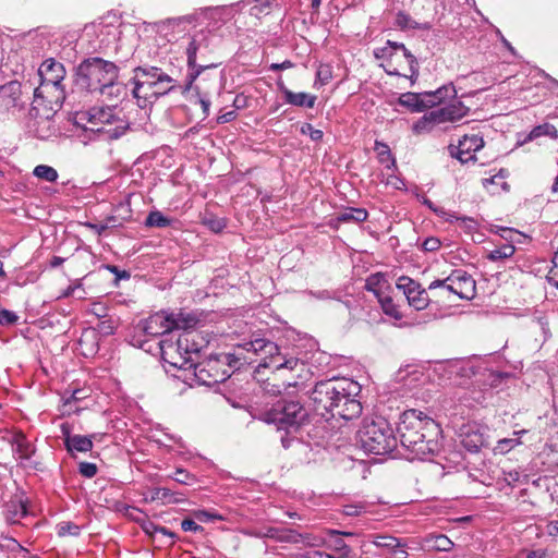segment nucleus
<instances>
[{
	"label": "nucleus",
	"instance_id": "bb28decb",
	"mask_svg": "<svg viewBox=\"0 0 558 558\" xmlns=\"http://www.w3.org/2000/svg\"><path fill=\"white\" fill-rule=\"evenodd\" d=\"M177 223L178 220L175 218L165 216L159 210L149 211L145 219V226L148 228L165 229L169 227H174Z\"/></svg>",
	"mask_w": 558,
	"mask_h": 558
},
{
	"label": "nucleus",
	"instance_id": "cd10ccee",
	"mask_svg": "<svg viewBox=\"0 0 558 558\" xmlns=\"http://www.w3.org/2000/svg\"><path fill=\"white\" fill-rule=\"evenodd\" d=\"M316 100L317 97L308 93L287 92V99L284 101L295 107L313 108L316 104Z\"/></svg>",
	"mask_w": 558,
	"mask_h": 558
},
{
	"label": "nucleus",
	"instance_id": "5701e85b",
	"mask_svg": "<svg viewBox=\"0 0 558 558\" xmlns=\"http://www.w3.org/2000/svg\"><path fill=\"white\" fill-rule=\"evenodd\" d=\"M13 453L21 460H28L35 452V447L27 440L23 433H16L10 440Z\"/></svg>",
	"mask_w": 558,
	"mask_h": 558
},
{
	"label": "nucleus",
	"instance_id": "680f3d73",
	"mask_svg": "<svg viewBox=\"0 0 558 558\" xmlns=\"http://www.w3.org/2000/svg\"><path fill=\"white\" fill-rule=\"evenodd\" d=\"M82 390L76 389L72 390L71 392L65 391L62 399H63V407L70 405L72 402L83 399L84 397L81 396Z\"/></svg>",
	"mask_w": 558,
	"mask_h": 558
},
{
	"label": "nucleus",
	"instance_id": "a18cd8bd",
	"mask_svg": "<svg viewBox=\"0 0 558 558\" xmlns=\"http://www.w3.org/2000/svg\"><path fill=\"white\" fill-rule=\"evenodd\" d=\"M193 517L199 522H214L225 520L223 515L211 510H196L193 512Z\"/></svg>",
	"mask_w": 558,
	"mask_h": 558
},
{
	"label": "nucleus",
	"instance_id": "4c0bfd02",
	"mask_svg": "<svg viewBox=\"0 0 558 558\" xmlns=\"http://www.w3.org/2000/svg\"><path fill=\"white\" fill-rule=\"evenodd\" d=\"M448 153L450 157L458 159L462 165L468 163L469 161H476V156L473 153H464L461 149V146L450 144L448 146Z\"/></svg>",
	"mask_w": 558,
	"mask_h": 558
},
{
	"label": "nucleus",
	"instance_id": "423d86ee",
	"mask_svg": "<svg viewBox=\"0 0 558 558\" xmlns=\"http://www.w3.org/2000/svg\"><path fill=\"white\" fill-rule=\"evenodd\" d=\"M132 77V95L140 108H146L157 98L180 89L178 80L161 68L143 64L136 66Z\"/></svg>",
	"mask_w": 558,
	"mask_h": 558
},
{
	"label": "nucleus",
	"instance_id": "13d9d810",
	"mask_svg": "<svg viewBox=\"0 0 558 558\" xmlns=\"http://www.w3.org/2000/svg\"><path fill=\"white\" fill-rule=\"evenodd\" d=\"M117 325L112 319H105L98 324V330L104 336L113 335L116 331Z\"/></svg>",
	"mask_w": 558,
	"mask_h": 558
},
{
	"label": "nucleus",
	"instance_id": "c03bdc74",
	"mask_svg": "<svg viewBox=\"0 0 558 558\" xmlns=\"http://www.w3.org/2000/svg\"><path fill=\"white\" fill-rule=\"evenodd\" d=\"M27 514L26 506L20 501L17 504L12 502L8 506V520L16 522V518H24Z\"/></svg>",
	"mask_w": 558,
	"mask_h": 558
},
{
	"label": "nucleus",
	"instance_id": "774afa93",
	"mask_svg": "<svg viewBox=\"0 0 558 558\" xmlns=\"http://www.w3.org/2000/svg\"><path fill=\"white\" fill-rule=\"evenodd\" d=\"M410 21H411V16L404 12L400 11L397 14L396 22H397V25L400 26L401 28L408 27Z\"/></svg>",
	"mask_w": 558,
	"mask_h": 558
},
{
	"label": "nucleus",
	"instance_id": "72a5a7b5",
	"mask_svg": "<svg viewBox=\"0 0 558 558\" xmlns=\"http://www.w3.org/2000/svg\"><path fill=\"white\" fill-rule=\"evenodd\" d=\"M377 300L381 306L383 312L386 315H388L395 319L402 318V314L400 313L397 305L393 303L392 299L389 295L384 294L380 298H378Z\"/></svg>",
	"mask_w": 558,
	"mask_h": 558
},
{
	"label": "nucleus",
	"instance_id": "69168bd1",
	"mask_svg": "<svg viewBox=\"0 0 558 558\" xmlns=\"http://www.w3.org/2000/svg\"><path fill=\"white\" fill-rule=\"evenodd\" d=\"M331 78V71L328 66H320L317 71V80L322 85H326Z\"/></svg>",
	"mask_w": 558,
	"mask_h": 558
},
{
	"label": "nucleus",
	"instance_id": "8fccbe9b",
	"mask_svg": "<svg viewBox=\"0 0 558 558\" xmlns=\"http://www.w3.org/2000/svg\"><path fill=\"white\" fill-rule=\"evenodd\" d=\"M80 533H81V529L75 523L61 522L58 525V535L59 536H66V535L78 536Z\"/></svg>",
	"mask_w": 558,
	"mask_h": 558
},
{
	"label": "nucleus",
	"instance_id": "7c9ffc66",
	"mask_svg": "<svg viewBox=\"0 0 558 558\" xmlns=\"http://www.w3.org/2000/svg\"><path fill=\"white\" fill-rule=\"evenodd\" d=\"M458 144L461 146L462 151L473 153L475 155L476 151L484 147L485 142L478 134H472L464 135L461 140H459Z\"/></svg>",
	"mask_w": 558,
	"mask_h": 558
},
{
	"label": "nucleus",
	"instance_id": "4468645a",
	"mask_svg": "<svg viewBox=\"0 0 558 558\" xmlns=\"http://www.w3.org/2000/svg\"><path fill=\"white\" fill-rule=\"evenodd\" d=\"M398 51H401L404 59L408 61L410 72H411L410 78H411L412 83H414V81L418 76V62H417L416 58L411 53V51H409L407 49V47L403 44L392 41V40H387L385 46L376 48L374 50V57L377 60L384 61L383 65L388 68V69H386V72L389 75H400L398 70L392 66L393 65L392 59L398 53Z\"/></svg>",
	"mask_w": 558,
	"mask_h": 558
},
{
	"label": "nucleus",
	"instance_id": "de8ad7c7",
	"mask_svg": "<svg viewBox=\"0 0 558 558\" xmlns=\"http://www.w3.org/2000/svg\"><path fill=\"white\" fill-rule=\"evenodd\" d=\"M446 221L453 222V221H461L462 226L469 231H475L477 229V222L472 217L466 216H457L456 214H450L446 218Z\"/></svg>",
	"mask_w": 558,
	"mask_h": 558
},
{
	"label": "nucleus",
	"instance_id": "79ce46f5",
	"mask_svg": "<svg viewBox=\"0 0 558 558\" xmlns=\"http://www.w3.org/2000/svg\"><path fill=\"white\" fill-rule=\"evenodd\" d=\"M542 135H547L550 137H557V130L555 125L550 123H544L535 126L529 134V140L537 138Z\"/></svg>",
	"mask_w": 558,
	"mask_h": 558
},
{
	"label": "nucleus",
	"instance_id": "a878e982",
	"mask_svg": "<svg viewBox=\"0 0 558 558\" xmlns=\"http://www.w3.org/2000/svg\"><path fill=\"white\" fill-rule=\"evenodd\" d=\"M171 314V323H173V330H187L196 326L198 319L194 313L184 312L180 310L179 312H169Z\"/></svg>",
	"mask_w": 558,
	"mask_h": 558
},
{
	"label": "nucleus",
	"instance_id": "4d7b16f0",
	"mask_svg": "<svg viewBox=\"0 0 558 558\" xmlns=\"http://www.w3.org/2000/svg\"><path fill=\"white\" fill-rule=\"evenodd\" d=\"M19 320V316L9 310L0 308V325H14Z\"/></svg>",
	"mask_w": 558,
	"mask_h": 558
},
{
	"label": "nucleus",
	"instance_id": "f3484780",
	"mask_svg": "<svg viewBox=\"0 0 558 558\" xmlns=\"http://www.w3.org/2000/svg\"><path fill=\"white\" fill-rule=\"evenodd\" d=\"M172 324L171 314L167 311H160L143 322V330L147 336L167 338L171 337L173 331Z\"/></svg>",
	"mask_w": 558,
	"mask_h": 558
},
{
	"label": "nucleus",
	"instance_id": "20e7f679",
	"mask_svg": "<svg viewBox=\"0 0 558 558\" xmlns=\"http://www.w3.org/2000/svg\"><path fill=\"white\" fill-rule=\"evenodd\" d=\"M253 360L241 356V353H221L201 363H190L186 373L173 376L191 387L194 385L214 386L223 383L231 376V368L241 369Z\"/></svg>",
	"mask_w": 558,
	"mask_h": 558
},
{
	"label": "nucleus",
	"instance_id": "393cba45",
	"mask_svg": "<svg viewBox=\"0 0 558 558\" xmlns=\"http://www.w3.org/2000/svg\"><path fill=\"white\" fill-rule=\"evenodd\" d=\"M96 94H99L108 100H121L128 96V87L125 84L117 80L105 84Z\"/></svg>",
	"mask_w": 558,
	"mask_h": 558
},
{
	"label": "nucleus",
	"instance_id": "58836bf2",
	"mask_svg": "<svg viewBox=\"0 0 558 558\" xmlns=\"http://www.w3.org/2000/svg\"><path fill=\"white\" fill-rule=\"evenodd\" d=\"M448 153L450 157L458 159L462 165L468 163L469 161H476V156L473 153H464L461 149V146L450 144L448 146Z\"/></svg>",
	"mask_w": 558,
	"mask_h": 558
},
{
	"label": "nucleus",
	"instance_id": "9d476101",
	"mask_svg": "<svg viewBox=\"0 0 558 558\" xmlns=\"http://www.w3.org/2000/svg\"><path fill=\"white\" fill-rule=\"evenodd\" d=\"M38 76L40 77V85L34 89L35 99L47 98L50 105L61 107L65 99L64 86L62 85L65 77L63 64L54 59H47L38 69Z\"/></svg>",
	"mask_w": 558,
	"mask_h": 558
},
{
	"label": "nucleus",
	"instance_id": "c85d7f7f",
	"mask_svg": "<svg viewBox=\"0 0 558 558\" xmlns=\"http://www.w3.org/2000/svg\"><path fill=\"white\" fill-rule=\"evenodd\" d=\"M375 150L377 151L378 161L385 165L386 169L395 170L397 168L396 158L392 156L389 146L383 142H375Z\"/></svg>",
	"mask_w": 558,
	"mask_h": 558
},
{
	"label": "nucleus",
	"instance_id": "dca6fc26",
	"mask_svg": "<svg viewBox=\"0 0 558 558\" xmlns=\"http://www.w3.org/2000/svg\"><path fill=\"white\" fill-rule=\"evenodd\" d=\"M397 288L403 291L409 305L416 311H422L428 306L429 296L426 290L415 280L402 276L398 279Z\"/></svg>",
	"mask_w": 558,
	"mask_h": 558
},
{
	"label": "nucleus",
	"instance_id": "a19ab883",
	"mask_svg": "<svg viewBox=\"0 0 558 558\" xmlns=\"http://www.w3.org/2000/svg\"><path fill=\"white\" fill-rule=\"evenodd\" d=\"M203 225L215 233L221 232L227 227V220L214 215L205 216Z\"/></svg>",
	"mask_w": 558,
	"mask_h": 558
},
{
	"label": "nucleus",
	"instance_id": "0e129e2a",
	"mask_svg": "<svg viewBox=\"0 0 558 558\" xmlns=\"http://www.w3.org/2000/svg\"><path fill=\"white\" fill-rule=\"evenodd\" d=\"M364 510V506L362 505H345L343 506V513L348 517H357Z\"/></svg>",
	"mask_w": 558,
	"mask_h": 558
},
{
	"label": "nucleus",
	"instance_id": "c9c22d12",
	"mask_svg": "<svg viewBox=\"0 0 558 558\" xmlns=\"http://www.w3.org/2000/svg\"><path fill=\"white\" fill-rule=\"evenodd\" d=\"M428 542L438 551H449L454 546L453 542L445 534L432 535Z\"/></svg>",
	"mask_w": 558,
	"mask_h": 558
},
{
	"label": "nucleus",
	"instance_id": "1a4fd4ad",
	"mask_svg": "<svg viewBox=\"0 0 558 558\" xmlns=\"http://www.w3.org/2000/svg\"><path fill=\"white\" fill-rule=\"evenodd\" d=\"M242 351L259 355L262 361L258 367L272 368L276 372L282 369L294 371L300 362V360L294 356H282L277 343L263 337H254L250 341L239 344L238 351L234 353L242 354Z\"/></svg>",
	"mask_w": 558,
	"mask_h": 558
},
{
	"label": "nucleus",
	"instance_id": "0eeeda50",
	"mask_svg": "<svg viewBox=\"0 0 558 558\" xmlns=\"http://www.w3.org/2000/svg\"><path fill=\"white\" fill-rule=\"evenodd\" d=\"M356 438L360 447L369 454H390L398 447L393 428L383 416L365 417Z\"/></svg>",
	"mask_w": 558,
	"mask_h": 558
},
{
	"label": "nucleus",
	"instance_id": "ea45409f",
	"mask_svg": "<svg viewBox=\"0 0 558 558\" xmlns=\"http://www.w3.org/2000/svg\"><path fill=\"white\" fill-rule=\"evenodd\" d=\"M400 538H397L391 535H376L374 536L372 543L380 548L387 549L389 553L396 547L399 546Z\"/></svg>",
	"mask_w": 558,
	"mask_h": 558
},
{
	"label": "nucleus",
	"instance_id": "9b49d317",
	"mask_svg": "<svg viewBox=\"0 0 558 558\" xmlns=\"http://www.w3.org/2000/svg\"><path fill=\"white\" fill-rule=\"evenodd\" d=\"M161 357L170 367L186 373L190 363H193L192 354L199 352V347L190 340V335H181L175 341L173 337L162 338L159 341Z\"/></svg>",
	"mask_w": 558,
	"mask_h": 558
},
{
	"label": "nucleus",
	"instance_id": "39448f33",
	"mask_svg": "<svg viewBox=\"0 0 558 558\" xmlns=\"http://www.w3.org/2000/svg\"><path fill=\"white\" fill-rule=\"evenodd\" d=\"M208 46V38L206 34L198 33L192 37L186 48L189 73L184 85L180 86V92L183 95L189 92H194L196 102L202 107L203 119H206L210 112L211 88L209 86H203V81H205V78H202L198 82H196V80L206 70L217 68V64H197L196 61L198 54L204 56V53L207 52Z\"/></svg>",
	"mask_w": 558,
	"mask_h": 558
},
{
	"label": "nucleus",
	"instance_id": "603ef678",
	"mask_svg": "<svg viewBox=\"0 0 558 558\" xmlns=\"http://www.w3.org/2000/svg\"><path fill=\"white\" fill-rule=\"evenodd\" d=\"M300 132L303 135H308L312 141L319 142L322 141L324 133L322 130L315 129L311 123H303L300 128Z\"/></svg>",
	"mask_w": 558,
	"mask_h": 558
},
{
	"label": "nucleus",
	"instance_id": "09e8293b",
	"mask_svg": "<svg viewBox=\"0 0 558 558\" xmlns=\"http://www.w3.org/2000/svg\"><path fill=\"white\" fill-rule=\"evenodd\" d=\"M172 478L183 485H193L197 482V478L194 474H191L184 469L178 468L175 470L174 476Z\"/></svg>",
	"mask_w": 558,
	"mask_h": 558
},
{
	"label": "nucleus",
	"instance_id": "338daca9",
	"mask_svg": "<svg viewBox=\"0 0 558 558\" xmlns=\"http://www.w3.org/2000/svg\"><path fill=\"white\" fill-rule=\"evenodd\" d=\"M405 543H403L401 539L399 541V546L396 547V549H392L390 554L392 555V558H408V553L404 549Z\"/></svg>",
	"mask_w": 558,
	"mask_h": 558
},
{
	"label": "nucleus",
	"instance_id": "b1692460",
	"mask_svg": "<svg viewBox=\"0 0 558 558\" xmlns=\"http://www.w3.org/2000/svg\"><path fill=\"white\" fill-rule=\"evenodd\" d=\"M423 95L424 93H404L399 97V104L409 108L413 112H422L429 108L428 102Z\"/></svg>",
	"mask_w": 558,
	"mask_h": 558
},
{
	"label": "nucleus",
	"instance_id": "ddd939ff",
	"mask_svg": "<svg viewBox=\"0 0 558 558\" xmlns=\"http://www.w3.org/2000/svg\"><path fill=\"white\" fill-rule=\"evenodd\" d=\"M468 112L469 108L463 102L456 101L425 113L413 124L412 131L415 134L428 133L435 125L445 122H456L466 116Z\"/></svg>",
	"mask_w": 558,
	"mask_h": 558
},
{
	"label": "nucleus",
	"instance_id": "4be33fe9",
	"mask_svg": "<svg viewBox=\"0 0 558 558\" xmlns=\"http://www.w3.org/2000/svg\"><path fill=\"white\" fill-rule=\"evenodd\" d=\"M428 102L429 108L439 105L447 98H456L457 90L452 83L445 84L434 92H424L423 95Z\"/></svg>",
	"mask_w": 558,
	"mask_h": 558
},
{
	"label": "nucleus",
	"instance_id": "bf43d9fd",
	"mask_svg": "<svg viewBox=\"0 0 558 558\" xmlns=\"http://www.w3.org/2000/svg\"><path fill=\"white\" fill-rule=\"evenodd\" d=\"M181 529L184 532H194V533L204 531V527L202 525L197 524L193 519H190V518H185L184 520H182Z\"/></svg>",
	"mask_w": 558,
	"mask_h": 558
},
{
	"label": "nucleus",
	"instance_id": "7ed1b4c3",
	"mask_svg": "<svg viewBox=\"0 0 558 558\" xmlns=\"http://www.w3.org/2000/svg\"><path fill=\"white\" fill-rule=\"evenodd\" d=\"M397 432L409 460H429L440 449V425L420 410H405L400 415Z\"/></svg>",
	"mask_w": 558,
	"mask_h": 558
},
{
	"label": "nucleus",
	"instance_id": "37998d69",
	"mask_svg": "<svg viewBox=\"0 0 558 558\" xmlns=\"http://www.w3.org/2000/svg\"><path fill=\"white\" fill-rule=\"evenodd\" d=\"M520 444L519 437L504 438L497 441V445L494 447V452L505 454Z\"/></svg>",
	"mask_w": 558,
	"mask_h": 558
},
{
	"label": "nucleus",
	"instance_id": "6ab92c4d",
	"mask_svg": "<svg viewBox=\"0 0 558 558\" xmlns=\"http://www.w3.org/2000/svg\"><path fill=\"white\" fill-rule=\"evenodd\" d=\"M459 438L461 446L471 453L478 452L482 447L486 446L485 435L475 423L462 425Z\"/></svg>",
	"mask_w": 558,
	"mask_h": 558
},
{
	"label": "nucleus",
	"instance_id": "2eb2a0df",
	"mask_svg": "<svg viewBox=\"0 0 558 558\" xmlns=\"http://www.w3.org/2000/svg\"><path fill=\"white\" fill-rule=\"evenodd\" d=\"M23 86L16 81H10L0 86V112H10L14 110H22L25 106L23 99Z\"/></svg>",
	"mask_w": 558,
	"mask_h": 558
},
{
	"label": "nucleus",
	"instance_id": "f704fd0d",
	"mask_svg": "<svg viewBox=\"0 0 558 558\" xmlns=\"http://www.w3.org/2000/svg\"><path fill=\"white\" fill-rule=\"evenodd\" d=\"M515 252V247L512 244H504L500 247L492 250L487 254V258L492 262L502 260L510 258Z\"/></svg>",
	"mask_w": 558,
	"mask_h": 558
},
{
	"label": "nucleus",
	"instance_id": "a211bd4d",
	"mask_svg": "<svg viewBox=\"0 0 558 558\" xmlns=\"http://www.w3.org/2000/svg\"><path fill=\"white\" fill-rule=\"evenodd\" d=\"M60 430L64 447L71 456H73L75 451L84 453L92 451L94 447L93 439L96 437L95 434L89 436L72 435V426L66 422L60 425Z\"/></svg>",
	"mask_w": 558,
	"mask_h": 558
},
{
	"label": "nucleus",
	"instance_id": "aec40b11",
	"mask_svg": "<svg viewBox=\"0 0 558 558\" xmlns=\"http://www.w3.org/2000/svg\"><path fill=\"white\" fill-rule=\"evenodd\" d=\"M449 282H452L458 288L457 295L461 300H471L475 294V280L471 275L462 270H454L448 276Z\"/></svg>",
	"mask_w": 558,
	"mask_h": 558
},
{
	"label": "nucleus",
	"instance_id": "f8f14e48",
	"mask_svg": "<svg viewBox=\"0 0 558 558\" xmlns=\"http://www.w3.org/2000/svg\"><path fill=\"white\" fill-rule=\"evenodd\" d=\"M86 114L88 122L94 125L90 130L99 133L106 140H118L130 128L129 122L118 116L116 105L94 107Z\"/></svg>",
	"mask_w": 558,
	"mask_h": 558
},
{
	"label": "nucleus",
	"instance_id": "6e6552de",
	"mask_svg": "<svg viewBox=\"0 0 558 558\" xmlns=\"http://www.w3.org/2000/svg\"><path fill=\"white\" fill-rule=\"evenodd\" d=\"M119 77V68L99 57L84 59L75 70L74 84L81 90L96 94L105 84Z\"/></svg>",
	"mask_w": 558,
	"mask_h": 558
},
{
	"label": "nucleus",
	"instance_id": "c756f323",
	"mask_svg": "<svg viewBox=\"0 0 558 558\" xmlns=\"http://www.w3.org/2000/svg\"><path fill=\"white\" fill-rule=\"evenodd\" d=\"M482 376L484 377V390H486L488 388H498L505 379H508L510 377V374L506 372L485 369V373H483Z\"/></svg>",
	"mask_w": 558,
	"mask_h": 558
},
{
	"label": "nucleus",
	"instance_id": "f03ea898",
	"mask_svg": "<svg viewBox=\"0 0 558 558\" xmlns=\"http://www.w3.org/2000/svg\"><path fill=\"white\" fill-rule=\"evenodd\" d=\"M361 392V386L348 378H331L316 383L310 393L316 414L326 421L342 418L350 421L362 413V404L355 398Z\"/></svg>",
	"mask_w": 558,
	"mask_h": 558
},
{
	"label": "nucleus",
	"instance_id": "412c9836",
	"mask_svg": "<svg viewBox=\"0 0 558 558\" xmlns=\"http://www.w3.org/2000/svg\"><path fill=\"white\" fill-rule=\"evenodd\" d=\"M368 218V213L365 208L362 207H349L344 211L339 213L331 222V227L337 228L339 223H348V222H364Z\"/></svg>",
	"mask_w": 558,
	"mask_h": 558
},
{
	"label": "nucleus",
	"instance_id": "3c124183",
	"mask_svg": "<svg viewBox=\"0 0 558 558\" xmlns=\"http://www.w3.org/2000/svg\"><path fill=\"white\" fill-rule=\"evenodd\" d=\"M193 16L192 15H184V16H178V17H170L165 21L156 22L154 23V26L157 28V31H160L161 26L169 25V26H177L183 22L192 23Z\"/></svg>",
	"mask_w": 558,
	"mask_h": 558
},
{
	"label": "nucleus",
	"instance_id": "f257e3e1",
	"mask_svg": "<svg viewBox=\"0 0 558 558\" xmlns=\"http://www.w3.org/2000/svg\"><path fill=\"white\" fill-rule=\"evenodd\" d=\"M298 381L265 383V391L269 395L280 396L263 414V420L274 424L278 430H283L280 441L284 449H289L294 442H299L296 434L308 423L310 414L301 397L294 395L298 390Z\"/></svg>",
	"mask_w": 558,
	"mask_h": 558
},
{
	"label": "nucleus",
	"instance_id": "5fc2aeb1",
	"mask_svg": "<svg viewBox=\"0 0 558 558\" xmlns=\"http://www.w3.org/2000/svg\"><path fill=\"white\" fill-rule=\"evenodd\" d=\"M421 203L423 205H425L428 209H430L435 215H437L438 217L440 218H444L446 220V218L448 217V215H450L449 211H447L444 207H438L436 206L429 198H427L426 196H422L421 198Z\"/></svg>",
	"mask_w": 558,
	"mask_h": 558
},
{
	"label": "nucleus",
	"instance_id": "49530a36",
	"mask_svg": "<svg viewBox=\"0 0 558 558\" xmlns=\"http://www.w3.org/2000/svg\"><path fill=\"white\" fill-rule=\"evenodd\" d=\"M331 534L335 535V539H332L331 542V545L329 544L328 547L332 548L333 550L336 551H342V550H347V551H351V548L349 545H347V543L343 541V538L340 536V535H345V536H351L353 535L352 533H340L338 531H331Z\"/></svg>",
	"mask_w": 558,
	"mask_h": 558
},
{
	"label": "nucleus",
	"instance_id": "2f4dec72",
	"mask_svg": "<svg viewBox=\"0 0 558 558\" xmlns=\"http://www.w3.org/2000/svg\"><path fill=\"white\" fill-rule=\"evenodd\" d=\"M385 275L381 272L372 274L365 281V289L373 292L376 299L384 295L383 286L386 283Z\"/></svg>",
	"mask_w": 558,
	"mask_h": 558
},
{
	"label": "nucleus",
	"instance_id": "6e6d98bb",
	"mask_svg": "<svg viewBox=\"0 0 558 558\" xmlns=\"http://www.w3.org/2000/svg\"><path fill=\"white\" fill-rule=\"evenodd\" d=\"M97 465L92 462H81L78 464V473L86 477L92 478L97 474Z\"/></svg>",
	"mask_w": 558,
	"mask_h": 558
},
{
	"label": "nucleus",
	"instance_id": "052dcab7",
	"mask_svg": "<svg viewBox=\"0 0 558 558\" xmlns=\"http://www.w3.org/2000/svg\"><path fill=\"white\" fill-rule=\"evenodd\" d=\"M105 268L116 276V279H114L116 284L118 283L119 280H121V279H125L126 280V279H130V277H131L129 271L121 270L116 265L108 264V265L105 266Z\"/></svg>",
	"mask_w": 558,
	"mask_h": 558
},
{
	"label": "nucleus",
	"instance_id": "473e14b6",
	"mask_svg": "<svg viewBox=\"0 0 558 558\" xmlns=\"http://www.w3.org/2000/svg\"><path fill=\"white\" fill-rule=\"evenodd\" d=\"M268 536L271 538H275L279 542H286V543H298L301 537V535L293 530H275V529H270L268 531Z\"/></svg>",
	"mask_w": 558,
	"mask_h": 558
},
{
	"label": "nucleus",
	"instance_id": "e433bc0d",
	"mask_svg": "<svg viewBox=\"0 0 558 558\" xmlns=\"http://www.w3.org/2000/svg\"><path fill=\"white\" fill-rule=\"evenodd\" d=\"M33 174L47 182H56L58 179V172L54 168L47 165L36 166Z\"/></svg>",
	"mask_w": 558,
	"mask_h": 558
},
{
	"label": "nucleus",
	"instance_id": "864d4df0",
	"mask_svg": "<svg viewBox=\"0 0 558 558\" xmlns=\"http://www.w3.org/2000/svg\"><path fill=\"white\" fill-rule=\"evenodd\" d=\"M174 492L167 487H157L153 490V500H161L162 502H171Z\"/></svg>",
	"mask_w": 558,
	"mask_h": 558
},
{
	"label": "nucleus",
	"instance_id": "e2e57ef3",
	"mask_svg": "<svg viewBox=\"0 0 558 558\" xmlns=\"http://www.w3.org/2000/svg\"><path fill=\"white\" fill-rule=\"evenodd\" d=\"M441 243L440 240L434 236H429L424 240L422 243V248L425 252H435L440 247Z\"/></svg>",
	"mask_w": 558,
	"mask_h": 558
}]
</instances>
